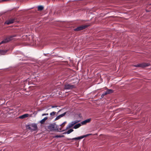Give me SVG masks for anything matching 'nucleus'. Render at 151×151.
Returning a JSON list of instances; mask_svg holds the SVG:
<instances>
[{"mask_svg":"<svg viewBox=\"0 0 151 151\" xmlns=\"http://www.w3.org/2000/svg\"><path fill=\"white\" fill-rule=\"evenodd\" d=\"M16 35H14L8 37L0 42V45L1 44L6 43L9 42L10 41L12 40L14 37H16Z\"/></svg>","mask_w":151,"mask_h":151,"instance_id":"obj_1","label":"nucleus"},{"mask_svg":"<svg viewBox=\"0 0 151 151\" xmlns=\"http://www.w3.org/2000/svg\"><path fill=\"white\" fill-rule=\"evenodd\" d=\"M27 128L31 131H36L37 129V124H32L28 125L27 126Z\"/></svg>","mask_w":151,"mask_h":151,"instance_id":"obj_2","label":"nucleus"},{"mask_svg":"<svg viewBox=\"0 0 151 151\" xmlns=\"http://www.w3.org/2000/svg\"><path fill=\"white\" fill-rule=\"evenodd\" d=\"M90 134H87L86 135L81 136L78 137H75V138H73L72 139L68 138V140H79V139H82L83 138H84L85 137H87V136H88V135H89Z\"/></svg>","mask_w":151,"mask_h":151,"instance_id":"obj_3","label":"nucleus"},{"mask_svg":"<svg viewBox=\"0 0 151 151\" xmlns=\"http://www.w3.org/2000/svg\"><path fill=\"white\" fill-rule=\"evenodd\" d=\"M58 125L55 124H50L48 127L49 129L50 130H54L56 129Z\"/></svg>","mask_w":151,"mask_h":151,"instance_id":"obj_4","label":"nucleus"},{"mask_svg":"<svg viewBox=\"0 0 151 151\" xmlns=\"http://www.w3.org/2000/svg\"><path fill=\"white\" fill-rule=\"evenodd\" d=\"M150 65L149 63H142L137 64V65H134V66L135 67H141L142 68H144L145 67H147Z\"/></svg>","mask_w":151,"mask_h":151,"instance_id":"obj_5","label":"nucleus"},{"mask_svg":"<svg viewBox=\"0 0 151 151\" xmlns=\"http://www.w3.org/2000/svg\"><path fill=\"white\" fill-rule=\"evenodd\" d=\"M88 27V25H82L80 26H79V27H77L76 28L74 29V30L75 31H79L82 30Z\"/></svg>","mask_w":151,"mask_h":151,"instance_id":"obj_6","label":"nucleus"},{"mask_svg":"<svg viewBox=\"0 0 151 151\" xmlns=\"http://www.w3.org/2000/svg\"><path fill=\"white\" fill-rule=\"evenodd\" d=\"M75 86L74 85L67 83L65 85L64 89L66 90H70L72 89Z\"/></svg>","mask_w":151,"mask_h":151,"instance_id":"obj_7","label":"nucleus"},{"mask_svg":"<svg viewBox=\"0 0 151 151\" xmlns=\"http://www.w3.org/2000/svg\"><path fill=\"white\" fill-rule=\"evenodd\" d=\"M79 121H80L76 120L74 121H72L70 123H69L66 127V129L71 128L73 126L74 124L78 122Z\"/></svg>","mask_w":151,"mask_h":151,"instance_id":"obj_8","label":"nucleus"},{"mask_svg":"<svg viewBox=\"0 0 151 151\" xmlns=\"http://www.w3.org/2000/svg\"><path fill=\"white\" fill-rule=\"evenodd\" d=\"M14 20L15 19H9L6 21L5 24H12L14 22Z\"/></svg>","mask_w":151,"mask_h":151,"instance_id":"obj_9","label":"nucleus"},{"mask_svg":"<svg viewBox=\"0 0 151 151\" xmlns=\"http://www.w3.org/2000/svg\"><path fill=\"white\" fill-rule=\"evenodd\" d=\"M91 119L89 118L81 122L82 125L86 124V123H89L91 121Z\"/></svg>","mask_w":151,"mask_h":151,"instance_id":"obj_10","label":"nucleus"},{"mask_svg":"<svg viewBox=\"0 0 151 151\" xmlns=\"http://www.w3.org/2000/svg\"><path fill=\"white\" fill-rule=\"evenodd\" d=\"M66 112H65L64 113L58 115L55 119V120L56 121L59 119L61 118L64 116L66 114Z\"/></svg>","mask_w":151,"mask_h":151,"instance_id":"obj_11","label":"nucleus"},{"mask_svg":"<svg viewBox=\"0 0 151 151\" xmlns=\"http://www.w3.org/2000/svg\"><path fill=\"white\" fill-rule=\"evenodd\" d=\"M29 114H26L19 116V118L21 119H23L29 116Z\"/></svg>","mask_w":151,"mask_h":151,"instance_id":"obj_12","label":"nucleus"},{"mask_svg":"<svg viewBox=\"0 0 151 151\" xmlns=\"http://www.w3.org/2000/svg\"><path fill=\"white\" fill-rule=\"evenodd\" d=\"M8 51V50H0V55H5Z\"/></svg>","mask_w":151,"mask_h":151,"instance_id":"obj_13","label":"nucleus"},{"mask_svg":"<svg viewBox=\"0 0 151 151\" xmlns=\"http://www.w3.org/2000/svg\"><path fill=\"white\" fill-rule=\"evenodd\" d=\"M56 114V112L52 111L50 113V117H51L52 118H53L55 117V115Z\"/></svg>","mask_w":151,"mask_h":151,"instance_id":"obj_14","label":"nucleus"},{"mask_svg":"<svg viewBox=\"0 0 151 151\" xmlns=\"http://www.w3.org/2000/svg\"><path fill=\"white\" fill-rule=\"evenodd\" d=\"M81 125V123H78L75 125L73 127V128L74 129H77L79 128Z\"/></svg>","mask_w":151,"mask_h":151,"instance_id":"obj_15","label":"nucleus"},{"mask_svg":"<svg viewBox=\"0 0 151 151\" xmlns=\"http://www.w3.org/2000/svg\"><path fill=\"white\" fill-rule=\"evenodd\" d=\"M47 119V117H45L40 121V123L42 124H43L44 123L45 121Z\"/></svg>","mask_w":151,"mask_h":151,"instance_id":"obj_16","label":"nucleus"},{"mask_svg":"<svg viewBox=\"0 0 151 151\" xmlns=\"http://www.w3.org/2000/svg\"><path fill=\"white\" fill-rule=\"evenodd\" d=\"M44 9V7L42 6H39L38 7V11H41L42 10Z\"/></svg>","mask_w":151,"mask_h":151,"instance_id":"obj_17","label":"nucleus"},{"mask_svg":"<svg viewBox=\"0 0 151 151\" xmlns=\"http://www.w3.org/2000/svg\"><path fill=\"white\" fill-rule=\"evenodd\" d=\"M106 92V93H107V94L112 93L113 92V91L111 89H108Z\"/></svg>","mask_w":151,"mask_h":151,"instance_id":"obj_18","label":"nucleus"},{"mask_svg":"<svg viewBox=\"0 0 151 151\" xmlns=\"http://www.w3.org/2000/svg\"><path fill=\"white\" fill-rule=\"evenodd\" d=\"M73 129H70L67 131V132H66V133L68 134H69L71 132H73Z\"/></svg>","mask_w":151,"mask_h":151,"instance_id":"obj_19","label":"nucleus"},{"mask_svg":"<svg viewBox=\"0 0 151 151\" xmlns=\"http://www.w3.org/2000/svg\"><path fill=\"white\" fill-rule=\"evenodd\" d=\"M64 137V136L63 135H56L55 137L56 138H61L63 137Z\"/></svg>","mask_w":151,"mask_h":151,"instance_id":"obj_20","label":"nucleus"},{"mask_svg":"<svg viewBox=\"0 0 151 151\" xmlns=\"http://www.w3.org/2000/svg\"><path fill=\"white\" fill-rule=\"evenodd\" d=\"M107 94V93H106V92H104V93H102V94L101 95V97L102 98L103 97H104V96Z\"/></svg>","mask_w":151,"mask_h":151,"instance_id":"obj_21","label":"nucleus"},{"mask_svg":"<svg viewBox=\"0 0 151 151\" xmlns=\"http://www.w3.org/2000/svg\"><path fill=\"white\" fill-rule=\"evenodd\" d=\"M21 56H17V57H22L23 58H24L25 57V56H24V55L23 54H21Z\"/></svg>","mask_w":151,"mask_h":151,"instance_id":"obj_22","label":"nucleus"},{"mask_svg":"<svg viewBox=\"0 0 151 151\" xmlns=\"http://www.w3.org/2000/svg\"><path fill=\"white\" fill-rule=\"evenodd\" d=\"M52 108H55L58 107V106H51Z\"/></svg>","mask_w":151,"mask_h":151,"instance_id":"obj_23","label":"nucleus"},{"mask_svg":"<svg viewBox=\"0 0 151 151\" xmlns=\"http://www.w3.org/2000/svg\"><path fill=\"white\" fill-rule=\"evenodd\" d=\"M48 115V113L46 114H42V116H44L45 115Z\"/></svg>","mask_w":151,"mask_h":151,"instance_id":"obj_24","label":"nucleus"},{"mask_svg":"<svg viewBox=\"0 0 151 151\" xmlns=\"http://www.w3.org/2000/svg\"><path fill=\"white\" fill-rule=\"evenodd\" d=\"M66 123V121L64 122L62 124L60 125V126H61L62 125H63L64 124H65Z\"/></svg>","mask_w":151,"mask_h":151,"instance_id":"obj_25","label":"nucleus"},{"mask_svg":"<svg viewBox=\"0 0 151 151\" xmlns=\"http://www.w3.org/2000/svg\"><path fill=\"white\" fill-rule=\"evenodd\" d=\"M61 110V109L59 110L57 113V114L59 113Z\"/></svg>","mask_w":151,"mask_h":151,"instance_id":"obj_26","label":"nucleus"},{"mask_svg":"<svg viewBox=\"0 0 151 151\" xmlns=\"http://www.w3.org/2000/svg\"><path fill=\"white\" fill-rule=\"evenodd\" d=\"M67 134V133H66V132H64V133H63V134Z\"/></svg>","mask_w":151,"mask_h":151,"instance_id":"obj_27","label":"nucleus"},{"mask_svg":"<svg viewBox=\"0 0 151 151\" xmlns=\"http://www.w3.org/2000/svg\"><path fill=\"white\" fill-rule=\"evenodd\" d=\"M25 60V59H22V60Z\"/></svg>","mask_w":151,"mask_h":151,"instance_id":"obj_28","label":"nucleus"},{"mask_svg":"<svg viewBox=\"0 0 151 151\" xmlns=\"http://www.w3.org/2000/svg\"><path fill=\"white\" fill-rule=\"evenodd\" d=\"M29 36H30V37H32V35H29Z\"/></svg>","mask_w":151,"mask_h":151,"instance_id":"obj_29","label":"nucleus"}]
</instances>
